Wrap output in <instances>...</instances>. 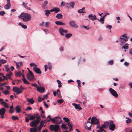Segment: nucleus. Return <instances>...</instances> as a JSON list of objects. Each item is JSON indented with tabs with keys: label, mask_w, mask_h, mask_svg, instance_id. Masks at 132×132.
<instances>
[{
	"label": "nucleus",
	"mask_w": 132,
	"mask_h": 132,
	"mask_svg": "<svg viewBox=\"0 0 132 132\" xmlns=\"http://www.w3.org/2000/svg\"><path fill=\"white\" fill-rule=\"evenodd\" d=\"M85 124L86 125V126H85V128L86 129L88 130H90L92 126V122H89V123H86Z\"/></svg>",
	"instance_id": "aec40b11"
},
{
	"label": "nucleus",
	"mask_w": 132,
	"mask_h": 132,
	"mask_svg": "<svg viewBox=\"0 0 132 132\" xmlns=\"http://www.w3.org/2000/svg\"><path fill=\"white\" fill-rule=\"evenodd\" d=\"M0 62L2 64H4L7 61L6 60H3L2 59L0 60Z\"/></svg>",
	"instance_id": "3c124183"
},
{
	"label": "nucleus",
	"mask_w": 132,
	"mask_h": 132,
	"mask_svg": "<svg viewBox=\"0 0 132 132\" xmlns=\"http://www.w3.org/2000/svg\"><path fill=\"white\" fill-rule=\"evenodd\" d=\"M29 73L27 74V78L30 81L32 80L34 78V75L32 72L30 70H28Z\"/></svg>",
	"instance_id": "f03ea898"
},
{
	"label": "nucleus",
	"mask_w": 132,
	"mask_h": 132,
	"mask_svg": "<svg viewBox=\"0 0 132 132\" xmlns=\"http://www.w3.org/2000/svg\"><path fill=\"white\" fill-rule=\"evenodd\" d=\"M1 104H2L4 106V107L6 108H9L8 105L7 104V103L5 102L4 101H2L1 102Z\"/></svg>",
	"instance_id": "2f4dec72"
},
{
	"label": "nucleus",
	"mask_w": 132,
	"mask_h": 132,
	"mask_svg": "<svg viewBox=\"0 0 132 132\" xmlns=\"http://www.w3.org/2000/svg\"><path fill=\"white\" fill-rule=\"evenodd\" d=\"M13 91L14 92H16V95H18L22 93V90H20V88L17 87H14L13 88Z\"/></svg>",
	"instance_id": "1a4fd4ad"
},
{
	"label": "nucleus",
	"mask_w": 132,
	"mask_h": 132,
	"mask_svg": "<svg viewBox=\"0 0 132 132\" xmlns=\"http://www.w3.org/2000/svg\"><path fill=\"white\" fill-rule=\"evenodd\" d=\"M31 86H34L35 87H36V88L38 87H39V86H38L37 85V84L36 83H34L32 84L31 85Z\"/></svg>",
	"instance_id": "6e6d98bb"
},
{
	"label": "nucleus",
	"mask_w": 132,
	"mask_h": 132,
	"mask_svg": "<svg viewBox=\"0 0 132 132\" xmlns=\"http://www.w3.org/2000/svg\"><path fill=\"white\" fill-rule=\"evenodd\" d=\"M80 104H78L77 106H75V108L77 110L79 111L82 109L81 107L79 106Z\"/></svg>",
	"instance_id": "72a5a7b5"
},
{
	"label": "nucleus",
	"mask_w": 132,
	"mask_h": 132,
	"mask_svg": "<svg viewBox=\"0 0 132 132\" xmlns=\"http://www.w3.org/2000/svg\"><path fill=\"white\" fill-rule=\"evenodd\" d=\"M108 63L109 64L112 65L113 64V60H110L109 61Z\"/></svg>",
	"instance_id": "79ce46f5"
},
{
	"label": "nucleus",
	"mask_w": 132,
	"mask_h": 132,
	"mask_svg": "<svg viewBox=\"0 0 132 132\" xmlns=\"http://www.w3.org/2000/svg\"><path fill=\"white\" fill-rule=\"evenodd\" d=\"M116 125L113 123V122L112 121H111L110 122L109 129L110 130L112 131H113L116 128Z\"/></svg>",
	"instance_id": "0eeeda50"
},
{
	"label": "nucleus",
	"mask_w": 132,
	"mask_h": 132,
	"mask_svg": "<svg viewBox=\"0 0 132 132\" xmlns=\"http://www.w3.org/2000/svg\"><path fill=\"white\" fill-rule=\"evenodd\" d=\"M16 110L17 113H19L21 111V109L20 106H17L16 107Z\"/></svg>",
	"instance_id": "c85d7f7f"
},
{
	"label": "nucleus",
	"mask_w": 132,
	"mask_h": 132,
	"mask_svg": "<svg viewBox=\"0 0 132 132\" xmlns=\"http://www.w3.org/2000/svg\"><path fill=\"white\" fill-rule=\"evenodd\" d=\"M88 17L92 20H94L97 19L95 15H93L92 14H89L88 15Z\"/></svg>",
	"instance_id": "412c9836"
},
{
	"label": "nucleus",
	"mask_w": 132,
	"mask_h": 132,
	"mask_svg": "<svg viewBox=\"0 0 132 132\" xmlns=\"http://www.w3.org/2000/svg\"><path fill=\"white\" fill-rule=\"evenodd\" d=\"M62 17L63 15L61 14H58V19L62 18Z\"/></svg>",
	"instance_id": "680f3d73"
},
{
	"label": "nucleus",
	"mask_w": 132,
	"mask_h": 132,
	"mask_svg": "<svg viewBox=\"0 0 132 132\" xmlns=\"http://www.w3.org/2000/svg\"><path fill=\"white\" fill-rule=\"evenodd\" d=\"M69 24L72 27L75 28H77L78 26L76 24L75 22L73 21L69 22Z\"/></svg>",
	"instance_id": "ddd939ff"
},
{
	"label": "nucleus",
	"mask_w": 132,
	"mask_h": 132,
	"mask_svg": "<svg viewBox=\"0 0 132 132\" xmlns=\"http://www.w3.org/2000/svg\"><path fill=\"white\" fill-rule=\"evenodd\" d=\"M85 9V8L83 7L81 9L79 10L78 11V12L79 13H85L84 10Z\"/></svg>",
	"instance_id": "cd10ccee"
},
{
	"label": "nucleus",
	"mask_w": 132,
	"mask_h": 132,
	"mask_svg": "<svg viewBox=\"0 0 132 132\" xmlns=\"http://www.w3.org/2000/svg\"><path fill=\"white\" fill-rule=\"evenodd\" d=\"M129 53L132 56V48L130 50Z\"/></svg>",
	"instance_id": "774afa93"
},
{
	"label": "nucleus",
	"mask_w": 132,
	"mask_h": 132,
	"mask_svg": "<svg viewBox=\"0 0 132 132\" xmlns=\"http://www.w3.org/2000/svg\"><path fill=\"white\" fill-rule=\"evenodd\" d=\"M65 24V23H64L61 21H58V25H64Z\"/></svg>",
	"instance_id": "09e8293b"
},
{
	"label": "nucleus",
	"mask_w": 132,
	"mask_h": 132,
	"mask_svg": "<svg viewBox=\"0 0 132 132\" xmlns=\"http://www.w3.org/2000/svg\"><path fill=\"white\" fill-rule=\"evenodd\" d=\"M33 69L35 72L37 73L41 74L42 73L41 71L39 68L34 67L33 68Z\"/></svg>",
	"instance_id": "2eb2a0df"
},
{
	"label": "nucleus",
	"mask_w": 132,
	"mask_h": 132,
	"mask_svg": "<svg viewBox=\"0 0 132 132\" xmlns=\"http://www.w3.org/2000/svg\"><path fill=\"white\" fill-rule=\"evenodd\" d=\"M11 118L14 120H18L19 119V118L17 116H12L11 117Z\"/></svg>",
	"instance_id": "58836bf2"
},
{
	"label": "nucleus",
	"mask_w": 132,
	"mask_h": 132,
	"mask_svg": "<svg viewBox=\"0 0 132 132\" xmlns=\"http://www.w3.org/2000/svg\"><path fill=\"white\" fill-rule=\"evenodd\" d=\"M27 3H25L24 2H23L22 3V5L24 6L28 10H30V8L27 6Z\"/></svg>",
	"instance_id": "7c9ffc66"
},
{
	"label": "nucleus",
	"mask_w": 132,
	"mask_h": 132,
	"mask_svg": "<svg viewBox=\"0 0 132 132\" xmlns=\"http://www.w3.org/2000/svg\"><path fill=\"white\" fill-rule=\"evenodd\" d=\"M43 102L44 103V104L45 105V106L47 108H48V104H47L46 102H45L44 101H43Z\"/></svg>",
	"instance_id": "e2e57ef3"
},
{
	"label": "nucleus",
	"mask_w": 132,
	"mask_h": 132,
	"mask_svg": "<svg viewBox=\"0 0 132 132\" xmlns=\"http://www.w3.org/2000/svg\"><path fill=\"white\" fill-rule=\"evenodd\" d=\"M109 123H109V122L108 121H105L104 123V124L106 127L109 126Z\"/></svg>",
	"instance_id": "8fccbe9b"
},
{
	"label": "nucleus",
	"mask_w": 132,
	"mask_h": 132,
	"mask_svg": "<svg viewBox=\"0 0 132 132\" xmlns=\"http://www.w3.org/2000/svg\"><path fill=\"white\" fill-rule=\"evenodd\" d=\"M131 121V120L130 119H127L126 121V122L127 123H130Z\"/></svg>",
	"instance_id": "052dcab7"
},
{
	"label": "nucleus",
	"mask_w": 132,
	"mask_h": 132,
	"mask_svg": "<svg viewBox=\"0 0 132 132\" xmlns=\"http://www.w3.org/2000/svg\"><path fill=\"white\" fill-rule=\"evenodd\" d=\"M72 36V34L70 33H69L66 34L65 35V37L67 38H68Z\"/></svg>",
	"instance_id": "e433bc0d"
},
{
	"label": "nucleus",
	"mask_w": 132,
	"mask_h": 132,
	"mask_svg": "<svg viewBox=\"0 0 132 132\" xmlns=\"http://www.w3.org/2000/svg\"><path fill=\"white\" fill-rule=\"evenodd\" d=\"M18 18L20 19H22L23 21L27 22L31 19V17L29 14L22 13L18 16Z\"/></svg>",
	"instance_id": "f257e3e1"
},
{
	"label": "nucleus",
	"mask_w": 132,
	"mask_h": 132,
	"mask_svg": "<svg viewBox=\"0 0 132 132\" xmlns=\"http://www.w3.org/2000/svg\"><path fill=\"white\" fill-rule=\"evenodd\" d=\"M50 120L53 123H58V117H55L53 118H50Z\"/></svg>",
	"instance_id": "a211bd4d"
},
{
	"label": "nucleus",
	"mask_w": 132,
	"mask_h": 132,
	"mask_svg": "<svg viewBox=\"0 0 132 132\" xmlns=\"http://www.w3.org/2000/svg\"><path fill=\"white\" fill-rule=\"evenodd\" d=\"M50 129L51 131H54L55 132H58V124H56L55 125H51Z\"/></svg>",
	"instance_id": "20e7f679"
},
{
	"label": "nucleus",
	"mask_w": 132,
	"mask_h": 132,
	"mask_svg": "<svg viewBox=\"0 0 132 132\" xmlns=\"http://www.w3.org/2000/svg\"><path fill=\"white\" fill-rule=\"evenodd\" d=\"M32 110L31 108L29 106H27V108L26 109V110L27 111V110Z\"/></svg>",
	"instance_id": "603ef678"
},
{
	"label": "nucleus",
	"mask_w": 132,
	"mask_h": 132,
	"mask_svg": "<svg viewBox=\"0 0 132 132\" xmlns=\"http://www.w3.org/2000/svg\"><path fill=\"white\" fill-rule=\"evenodd\" d=\"M22 74V72L20 71H16L15 72V75L16 77H20Z\"/></svg>",
	"instance_id": "4be33fe9"
},
{
	"label": "nucleus",
	"mask_w": 132,
	"mask_h": 132,
	"mask_svg": "<svg viewBox=\"0 0 132 132\" xmlns=\"http://www.w3.org/2000/svg\"><path fill=\"white\" fill-rule=\"evenodd\" d=\"M128 38L126 36L125 34H123L120 37V39L121 40H122L125 42L128 41Z\"/></svg>",
	"instance_id": "dca6fc26"
},
{
	"label": "nucleus",
	"mask_w": 132,
	"mask_h": 132,
	"mask_svg": "<svg viewBox=\"0 0 132 132\" xmlns=\"http://www.w3.org/2000/svg\"><path fill=\"white\" fill-rule=\"evenodd\" d=\"M97 20H98L99 21L101 22V23L103 24L104 23V20L102 17L100 19L97 18Z\"/></svg>",
	"instance_id": "f704fd0d"
},
{
	"label": "nucleus",
	"mask_w": 132,
	"mask_h": 132,
	"mask_svg": "<svg viewBox=\"0 0 132 132\" xmlns=\"http://www.w3.org/2000/svg\"><path fill=\"white\" fill-rule=\"evenodd\" d=\"M61 81L60 80H58V84H59L58 85V87L60 88L61 86H62V85H61Z\"/></svg>",
	"instance_id": "0e129e2a"
},
{
	"label": "nucleus",
	"mask_w": 132,
	"mask_h": 132,
	"mask_svg": "<svg viewBox=\"0 0 132 132\" xmlns=\"http://www.w3.org/2000/svg\"><path fill=\"white\" fill-rule=\"evenodd\" d=\"M27 101L28 102L32 104H33L35 102V101L33 100V98H28L27 99Z\"/></svg>",
	"instance_id": "5701e85b"
},
{
	"label": "nucleus",
	"mask_w": 132,
	"mask_h": 132,
	"mask_svg": "<svg viewBox=\"0 0 132 132\" xmlns=\"http://www.w3.org/2000/svg\"><path fill=\"white\" fill-rule=\"evenodd\" d=\"M77 81L78 84V87L79 88V87H80V81L79 80H77Z\"/></svg>",
	"instance_id": "49530a36"
},
{
	"label": "nucleus",
	"mask_w": 132,
	"mask_h": 132,
	"mask_svg": "<svg viewBox=\"0 0 132 132\" xmlns=\"http://www.w3.org/2000/svg\"><path fill=\"white\" fill-rule=\"evenodd\" d=\"M48 3V2L47 1H45L43 4L42 5L43 6V7H45L46 5Z\"/></svg>",
	"instance_id": "37998d69"
},
{
	"label": "nucleus",
	"mask_w": 132,
	"mask_h": 132,
	"mask_svg": "<svg viewBox=\"0 0 132 132\" xmlns=\"http://www.w3.org/2000/svg\"><path fill=\"white\" fill-rule=\"evenodd\" d=\"M22 80L24 83V84H29L30 83L28 82L27 80L25 79V78H24L22 79Z\"/></svg>",
	"instance_id": "c9c22d12"
},
{
	"label": "nucleus",
	"mask_w": 132,
	"mask_h": 132,
	"mask_svg": "<svg viewBox=\"0 0 132 132\" xmlns=\"http://www.w3.org/2000/svg\"><path fill=\"white\" fill-rule=\"evenodd\" d=\"M106 28H108L110 30V32H111V29L112 28V27L110 25H108L106 26Z\"/></svg>",
	"instance_id": "a18cd8bd"
},
{
	"label": "nucleus",
	"mask_w": 132,
	"mask_h": 132,
	"mask_svg": "<svg viewBox=\"0 0 132 132\" xmlns=\"http://www.w3.org/2000/svg\"><path fill=\"white\" fill-rule=\"evenodd\" d=\"M75 4V3L74 2H71L69 3H67V6L69 8H73L74 7V5Z\"/></svg>",
	"instance_id": "6ab92c4d"
},
{
	"label": "nucleus",
	"mask_w": 132,
	"mask_h": 132,
	"mask_svg": "<svg viewBox=\"0 0 132 132\" xmlns=\"http://www.w3.org/2000/svg\"><path fill=\"white\" fill-rule=\"evenodd\" d=\"M45 123V122L44 121L42 120L41 121L39 125L43 126Z\"/></svg>",
	"instance_id": "5fc2aeb1"
},
{
	"label": "nucleus",
	"mask_w": 132,
	"mask_h": 132,
	"mask_svg": "<svg viewBox=\"0 0 132 132\" xmlns=\"http://www.w3.org/2000/svg\"><path fill=\"white\" fill-rule=\"evenodd\" d=\"M59 31L61 35L63 36L65 34L67 33L68 32L67 30H64L62 28H60L59 29Z\"/></svg>",
	"instance_id": "f8f14e48"
},
{
	"label": "nucleus",
	"mask_w": 132,
	"mask_h": 132,
	"mask_svg": "<svg viewBox=\"0 0 132 132\" xmlns=\"http://www.w3.org/2000/svg\"><path fill=\"white\" fill-rule=\"evenodd\" d=\"M64 101V100L62 99L58 100V103L61 104Z\"/></svg>",
	"instance_id": "13d9d810"
},
{
	"label": "nucleus",
	"mask_w": 132,
	"mask_h": 132,
	"mask_svg": "<svg viewBox=\"0 0 132 132\" xmlns=\"http://www.w3.org/2000/svg\"><path fill=\"white\" fill-rule=\"evenodd\" d=\"M6 112L5 109L4 108H1L0 109V115L2 119L4 118V115Z\"/></svg>",
	"instance_id": "9b49d317"
},
{
	"label": "nucleus",
	"mask_w": 132,
	"mask_h": 132,
	"mask_svg": "<svg viewBox=\"0 0 132 132\" xmlns=\"http://www.w3.org/2000/svg\"><path fill=\"white\" fill-rule=\"evenodd\" d=\"M50 24V22H46L45 23V26L46 28L48 27L49 26V25Z\"/></svg>",
	"instance_id": "a19ab883"
},
{
	"label": "nucleus",
	"mask_w": 132,
	"mask_h": 132,
	"mask_svg": "<svg viewBox=\"0 0 132 132\" xmlns=\"http://www.w3.org/2000/svg\"><path fill=\"white\" fill-rule=\"evenodd\" d=\"M37 130L36 128H31L30 129V132H37Z\"/></svg>",
	"instance_id": "473e14b6"
},
{
	"label": "nucleus",
	"mask_w": 132,
	"mask_h": 132,
	"mask_svg": "<svg viewBox=\"0 0 132 132\" xmlns=\"http://www.w3.org/2000/svg\"><path fill=\"white\" fill-rule=\"evenodd\" d=\"M11 7V4L10 3H7V4L4 6V8L6 9H9Z\"/></svg>",
	"instance_id": "b1692460"
},
{
	"label": "nucleus",
	"mask_w": 132,
	"mask_h": 132,
	"mask_svg": "<svg viewBox=\"0 0 132 132\" xmlns=\"http://www.w3.org/2000/svg\"><path fill=\"white\" fill-rule=\"evenodd\" d=\"M109 91L111 95L115 98H117L118 97V94L112 88H109Z\"/></svg>",
	"instance_id": "423d86ee"
},
{
	"label": "nucleus",
	"mask_w": 132,
	"mask_h": 132,
	"mask_svg": "<svg viewBox=\"0 0 132 132\" xmlns=\"http://www.w3.org/2000/svg\"><path fill=\"white\" fill-rule=\"evenodd\" d=\"M28 117H29L30 118L29 120H33L35 119V117L34 115H31L30 114H28L27 115Z\"/></svg>",
	"instance_id": "393cba45"
},
{
	"label": "nucleus",
	"mask_w": 132,
	"mask_h": 132,
	"mask_svg": "<svg viewBox=\"0 0 132 132\" xmlns=\"http://www.w3.org/2000/svg\"><path fill=\"white\" fill-rule=\"evenodd\" d=\"M34 115L35 117V118H36L37 119L36 120H38L40 121L41 120V118L40 116L39 115L38 113H34Z\"/></svg>",
	"instance_id": "a878e982"
},
{
	"label": "nucleus",
	"mask_w": 132,
	"mask_h": 132,
	"mask_svg": "<svg viewBox=\"0 0 132 132\" xmlns=\"http://www.w3.org/2000/svg\"><path fill=\"white\" fill-rule=\"evenodd\" d=\"M63 119L65 122H67V123H68L69 122H70V120L69 119H68V118H67L66 117H63Z\"/></svg>",
	"instance_id": "ea45409f"
},
{
	"label": "nucleus",
	"mask_w": 132,
	"mask_h": 132,
	"mask_svg": "<svg viewBox=\"0 0 132 132\" xmlns=\"http://www.w3.org/2000/svg\"><path fill=\"white\" fill-rule=\"evenodd\" d=\"M5 14V12L4 11H0V15L3 16Z\"/></svg>",
	"instance_id": "bf43d9fd"
},
{
	"label": "nucleus",
	"mask_w": 132,
	"mask_h": 132,
	"mask_svg": "<svg viewBox=\"0 0 132 132\" xmlns=\"http://www.w3.org/2000/svg\"><path fill=\"white\" fill-rule=\"evenodd\" d=\"M107 127L104 124H103L102 126L100 127V129L98 130H97V132H102L103 130H104V128Z\"/></svg>",
	"instance_id": "f3484780"
},
{
	"label": "nucleus",
	"mask_w": 132,
	"mask_h": 132,
	"mask_svg": "<svg viewBox=\"0 0 132 132\" xmlns=\"http://www.w3.org/2000/svg\"><path fill=\"white\" fill-rule=\"evenodd\" d=\"M44 100V98H41L40 96L38 97V101L39 102H40L42 100Z\"/></svg>",
	"instance_id": "c03bdc74"
},
{
	"label": "nucleus",
	"mask_w": 132,
	"mask_h": 132,
	"mask_svg": "<svg viewBox=\"0 0 132 132\" xmlns=\"http://www.w3.org/2000/svg\"><path fill=\"white\" fill-rule=\"evenodd\" d=\"M55 12V13H58V8H54L53 9H52L50 11L48 10H46L45 11V14L47 16H48L49 14H50L51 12Z\"/></svg>",
	"instance_id": "39448f33"
},
{
	"label": "nucleus",
	"mask_w": 132,
	"mask_h": 132,
	"mask_svg": "<svg viewBox=\"0 0 132 132\" xmlns=\"http://www.w3.org/2000/svg\"><path fill=\"white\" fill-rule=\"evenodd\" d=\"M12 75V72L11 71H10L9 73H7L6 74V76L3 75L2 76V77L6 80H7L8 78H9L10 79L13 80V79L11 78V77Z\"/></svg>",
	"instance_id": "9d476101"
},
{
	"label": "nucleus",
	"mask_w": 132,
	"mask_h": 132,
	"mask_svg": "<svg viewBox=\"0 0 132 132\" xmlns=\"http://www.w3.org/2000/svg\"><path fill=\"white\" fill-rule=\"evenodd\" d=\"M43 85L41 86V87H38L37 88V91L40 92L41 93H43L45 92L46 91L45 89L44 88L42 87Z\"/></svg>",
	"instance_id": "4468645a"
},
{
	"label": "nucleus",
	"mask_w": 132,
	"mask_h": 132,
	"mask_svg": "<svg viewBox=\"0 0 132 132\" xmlns=\"http://www.w3.org/2000/svg\"><path fill=\"white\" fill-rule=\"evenodd\" d=\"M18 25L21 26L24 29H26L27 28V27L26 25L23 24V23L21 22H19Z\"/></svg>",
	"instance_id": "bb28decb"
},
{
	"label": "nucleus",
	"mask_w": 132,
	"mask_h": 132,
	"mask_svg": "<svg viewBox=\"0 0 132 132\" xmlns=\"http://www.w3.org/2000/svg\"><path fill=\"white\" fill-rule=\"evenodd\" d=\"M45 67V72H46L48 68V66L47 65H44Z\"/></svg>",
	"instance_id": "338daca9"
},
{
	"label": "nucleus",
	"mask_w": 132,
	"mask_h": 132,
	"mask_svg": "<svg viewBox=\"0 0 132 132\" xmlns=\"http://www.w3.org/2000/svg\"><path fill=\"white\" fill-rule=\"evenodd\" d=\"M40 121L38 120H36L32 121L30 123V125L32 127H37V125L39 123Z\"/></svg>",
	"instance_id": "7ed1b4c3"
},
{
	"label": "nucleus",
	"mask_w": 132,
	"mask_h": 132,
	"mask_svg": "<svg viewBox=\"0 0 132 132\" xmlns=\"http://www.w3.org/2000/svg\"><path fill=\"white\" fill-rule=\"evenodd\" d=\"M67 125L69 127H72V124L70 122H69L67 123Z\"/></svg>",
	"instance_id": "864d4df0"
},
{
	"label": "nucleus",
	"mask_w": 132,
	"mask_h": 132,
	"mask_svg": "<svg viewBox=\"0 0 132 132\" xmlns=\"http://www.w3.org/2000/svg\"><path fill=\"white\" fill-rule=\"evenodd\" d=\"M128 44H125L124 46H122V48H123L125 50H128L129 48L128 46Z\"/></svg>",
	"instance_id": "c756f323"
},
{
	"label": "nucleus",
	"mask_w": 132,
	"mask_h": 132,
	"mask_svg": "<svg viewBox=\"0 0 132 132\" xmlns=\"http://www.w3.org/2000/svg\"><path fill=\"white\" fill-rule=\"evenodd\" d=\"M66 125L65 124L62 123V124L61 128L62 129H64L65 128H66Z\"/></svg>",
	"instance_id": "4d7b16f0"
},
{
	"label": "nucleus",
	"mask_w": 132,
	"mask_h": 132,
	"mask_svg": "<svg viewBox=\"0 0 132 132\" xmlns=\"http://www.w3.org/2000/svg\"><path fill=\"white\" fill-rule=\"evenodd\" d=\"M30 66L31 67H32L33 66H35L36 67L37 66V65L35 63H31L30 64Z\"/></svg>",
	"instance_id": "de8ad7c7"
},
{
	"label": "nucleus",
	"mask_w": 132,
	"mask_h": 132,
	"mask_svg": "<svg viewBox=\"0 0 132 132\" xmlns=\"http://www.w3.org/2000/svg\"><path fill=\"white\" fill-rule=\"evenodd\" d=\"M92 124H97L99 123V120L95 117H93L91 119Z\"/></svg>",
	"instance_id": "6e6552de"
},
{
	"label": "nucleus",
	"mask_w": 132,
	"mask_h": 132,
	"mask_svg": "<svg viewBox=\"0 0 132 132\" xmlns=\"http://www.w3.org/2000/svg\"><path fill=\"white\" fill-rule=\"evenodd\" d=\"M129 63L127 62H125L124 63V65L125 66H127L129 65Z\"/></svg>",
	"instance_id": "69168bd1"
},
{
	"label": "nucleus",
	"mask_w": 132,
	"mask_h": 132,
	"mask_svg": "<svg viewBox=\"0 0 132 132\" xmlns=\"http://www.w3.org/2000/svg\"><path fill=\"white\" fill-rule=\"evenodd\" d=\"M42 127H43V126H42L41 125H39L38 127H37L36 128L37 129H38V131L39 132H40L41 130Z\"/></svg>",
	"instance_id": "4c0bfd02"
}]
</instances>
